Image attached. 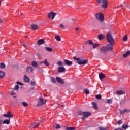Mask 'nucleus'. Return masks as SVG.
I'll return each instance as SVG.
<instances>
[{
  "mask_svg": "<svg viewBox=\"0 0 130 130\" xmlns=\"http://www.w3.org/2000/svg\"><path fill=\"white\" fill-rule=\"evenodd\" d=\"M2 123H3V119H2V118H0V124H2Z\"/></svg>",
  "mask_w": 130,
  "mask_h": 130,
  "instance_id": "5fc2aeb1",
  "label": "nucleus"
},
{
  "mask_svg": "<svg viewBox=\"0 0 130 130\" xmlns=\"http://www.w3.org/2000/svg\"><path fill=\"white\" fill-rule=\"evenodd\" d=\"M107 41L109 43V44H115L114 39L113 37L111 35V34L108 33L106 35Z\"/></svg>",
  "mask_w": 130,
  "mask_h": 130,
  "instance_id": "f03ea898",
  "label": "nucleus"
},
{
  "mask_svg": "<svg viewBox=\"0 0 130 130\" xmlns=\"http://www.w3.org/2000/svg\"><path fill=\"white\" fill-rule=\"evenodd\" d=\"M72 21H73L74 22H75V20L73 18L71 19Z\"/></svg>",
  "mask_w": 130,
  "mask_h": 130,
  "instance_id": "13d9d810",
  "label": "nucleus"
},
{
  "mask_svg": "<svg viewBox=\"0 0 130 130\" xmlns=\"http://www.w3.org/2000/svg\"><path fill=\"white\" fill-rule=\"evenodd\" d=\"M91 103L94 109H98V106H97V104H96L95 102H92Z\"/></svg>",
  "mask_w": 130,
  "mask_h": 130,
  "instance_id": "a878e982",
  "label": "nucleus"
},
{
  "mask_svg": "<svg viewBox=\"0 0 130 130\" xmlns=\"http://www.w3.org/2000/svg\"><path fill=\"white\" fill-rule=\"evenodd\" d=\"M10 122H11V121H10V119H5L4 120L2 124H10Z\"/></svg>",
  "mask_w": 130,
  "mask_h": 130,
  "instance_id": "aec40b11",
  "label": "nucleus"
},
{
  "mask_svg": "<svg viewBox=\"0 0 130 130\" xmlns=\"http://www.w3.org/2000/svg\"><path fill=\"white\" fill-rule=\"evenodd\" d=\"M76 31H79L78 32H81V29H80V28L79 27H77L76 29H75Z\"/></svg>",
  "mask_w": 130,
  "mask_h": 130,
  "instance_id": "3c124183",
  "label": "nucleus"
},
{
  "mask_svg": "<svg viewBox=\"0 0 130 130\" xmlns=\"http://www.w3.org/2000/svg\"><path fill=\"white\" fill-rule=\"evenodd\" d=\"M40 63H41V64H42V63H44V61H41Z\"/></svg>",
  "mask_w": 130,
  "mask_h": 130,
  "instance_id": "4d7b16f0",
  "label": "nucleus"
},
{
  "mask_svg": "<svg viewBox=\"0 0 130 130\" xmlns=\"http://www.w3.org/2000/svg\"><path fill=\"white\" fill-rule=\"evenodd\" d=\"M24 81L25 83H29V82H30V78L27 76L24 75Z\"/></svg>",
  "mask_w": 130,
  "mask_h": 130,
  "instance_id": "6ab92c4d",
  "label": "nucleus"
},
{
  "mask_svg": "<svg viewBox=\"0 0 130 130\" xmlns=\"http://www.w3.org/2000/svg\"><path fill=\"white\" fill-rule=\"evenodd\" d=\"M122 7H123V4H121L120 6H118L117 7V9H119V8H121Z\"/></svg>",
  "mask_w": 130,
  "mask_h": 130,
  "instance_id": "864d4df0",
  "label": "nucleus"
},
{
  "mask_svg": "<svg viewBox=\"0 0 130 130\" xmlns=\"http://www.w3.org/2000/svg\"><path fill=\"white\" fill-rule=\"evenodd\" d=\"M103 4L102 5V8L104 9H107V4H108V2L107 1V3H103Z\"/></svg>",
  "mask_w": 130,
  "mask_h": 130,
  "instance_id": "c85d7f7f",
  "label": "nucleus"
},
{
  "mask_svg": "<svg viewBox=\"0 0 130 130\" xmlns=\"http://www.w3.org/2000/svg\"><path fill=\"white\" fill-rule=\"evenodd\" d=\"M116 94L118 95H124V94H125V92L123 90H120L117 91L116 92Z\"/></svg>",
  "mask_w": 130,
  "mask_h": 130,
  "instance_id": "9b49d317",
  "label": "nucleus"
},
{
  "mask_svg": "<svg viewBox=\"0 0 130 130\" xmlns=\"http://www.w3.org/2000/svg\"><path fill=\"white\" fill-rule=\"evenodd\" d=\"M55 38L57 40V41H61V39L60 38V37L58 35L56 36L55 37Z\"/></svg>",
  "mask_w": 130,
  "mask_h": 130,
  "instance_id": "473e14b6",
  "label": "nucleus"
},
{
  "mask_svg": "<svg viewBox=\"0 0 130 130\" xmlns=\"http://www.w3.org/2000/svg\"><path fill=\"white\" fill-rule=\"evenodd\" d=\"M3 23V20L2 19H0V24H2Z\"/></svg>",
  "mask_w": 130,
  "mask_h": 130,
  "instance_id": "6e6d98bb",
  "label": "nucleus"
},
{
  "mask_svg": "<svg viewBox=\"0 0 130 130\" xmlns=\"http://www.w3.org/2000/svg\"><path fill=\"white\" fill-rule=\"evenodd\" d=\"M100 51L101 53H106V52L108 51V50H107V48H106V47H103L100 49Z\"/></svg>",
  "mask_w": 130,
  "mask_h": 130,
  "instance_id": "9d476101",
  "label": "nucleus"
},
{
  "mask_svg": "<svg viewBox=\"0 0 130 130\" xmlns=\"http://www.w3.org/2000/svg\"><path fill=\"white\" fill-rule=\"evenodd\" d=\"M64 62L66 63V64H67V66H72L73 64V62L71 61L70 60H68L67 59L64 60Z\"/></svg>",
  "mask_w": 130,
  "mask_h": 130,
  "instance_id": "2eb2a0df",
  "label": "nucleus"
},
{
  "mask_svg": "<svg viewBox=\"0 0 130 130\" xmlns=\"http://www.w3.org/2000/svg\"><path fill=\"white\" fill-rule=\"evenodd\" d=\"M55 128L56 129H58V128H60V125H59V124L56 125Z\"/></svg>",
  "mask_w": 130,
  "mask_h": 130,
  "instance_id": "de8ad7c7",
  "label": "nucleus"
},
{
  "mask_svg": "<svg viewBox=\"0 0 130 130\" xmlns=\"http://www.w3.org/2000/svg\"><path fill=\"white\" fill-rule=\"evenodd\" d=\"M61 106H62V107H64V104H62L61 105Z\"/></svg>",
  "mask_w": 130,
  "mask_h": 130,
  "instance_id": "052dcab7",
  "label": "nucleus"
},
{
  "mask_svg": "<svg viewBox=\"0 0 130 130\" xmlns=\"http://www.w3.org/2000/svg\"><path fill=\"white\" fill-rule=\"evenodd\" d=\"M43 43H44V40L43 39H40L38 41L39 45H41V44H43Z\"/></svg>",
  "mask_w": 130,
  "mask_h": 130,
  "instance_id": "cd10ccee",
  "label": "nucleus"
},
{
  "mask_svg": "<svg viewBox=\"0 0 130 130\" xmlns=\"http://www.w3.org/2000/svg\"><path fill=\"white\" fill-rule=\"evenodd\" d=\"M25 38H28V36H25Z\"/></svg>",
  "mask_w": 130,
  "mask_h": 130,
  "instance_id": "774afa93",
  "label": "nucleus"
},
{
  "mask_svg": "<svg viewBox=\"0 0 130 130\" xmlns=\"http://www.w3.org/2000/svg\"><path fill=\"white\" fill-rule=\"evenodd\" d=\"M1 4H2V1H0V7H1Z\"/></svg>",
  "mask_w": 130,
  "mask_h": 130,
  "instance_id": "e2e57ef3",
  "label": "nucleus"
},
{
  "mask_svg": "<svg viewBox=\"0 0 130 130\" xmlns=\"http://www.w3.org/2000/svg\"><path fill=\"white\" fill-rule=\"evenodd\" d=\"M30 85L31 86H35V85H36V83L35 82V81H31Z\"/></svg>",
  "mask_w": 130,
  "mask_h": 130,
  "instance_id": "c03bdc74",
  "label": "nucleus"
},
{
  "mask_svg": "<svg viewBox=\"0 0 130 130\" xmlns=\"http://www.w3.org/2000/svg\"><path fill=\"white\" fill-rule=\"evenodd\" d=\"M81 119H85V118H81Z\"/></svg>",
  "mask_w": 130,
  "mask_h": 130,
  "instance_id": "338daca9",
  "label": "nucleus"
},
{
  "mask_svg": "<svg viewBox=\"0 0 130 130\" xmlns=\"http://www.w3.org/2000/svg\"><path fill=\"white\" fill-rule=\"evenodd\" d=\"M73 59L75 60L76 63H78V64H79L80 66L84 65V64H87L88 63V60L85 59H81L80 58H77L76 56L73 57Z\"/></svg>",
  "mask_w": 130,
  "mask_h": 130,
  "instance_id": "f257e3e1",
  "label": "nucleus"
},
{
  "mask_svg": "<svg viewBox=\"0 0 130 130\" xmlns=\"http://www.w3.org/2000/svg\"><path fill=\"white\" fill-rule=\"evenodd\" d=\"M83 91L85 94H90V91L88 89H84Z\"/></svg>",
  "mask_w": 130,
  "mask_h": 130,
  "instance_id": "a19ab883",
  "label": "nucleus"
},
{
  "mask_svg": "<svg viewBox=\"0 0 130 130\" xmlns=\"http://www.w3.org/2000/svg\"><path fill=\"white\" fill-rule=\"evenodd\" d=\"M0 68L1 69H5L6 64H5L4 63H0Z\"/></svg>",
  "mask_w": 130,
  "mask_h": 130,
  "instance_id": "72a5a7b5",
  "label": "nucleus"
},
{
  "mask_svg": "<svg viewBox=\"0 0 130 130\" xmlns=\"http://www.w3.org/2000/svg\"><path fill=\"white\" fill-rule=\"evenodd\" d=\"M21 16H23V13H20Z\"/></svg>",
  "mask_w": 130,
  "mask_h": 130,
  "instance_id": "0e129e2a",
  "label": "nucleus"
},
{
  "mask_svg": "<svg viewBox=\"0 0 130 130\" xmlns=\"http://www.w3.org/2000/svg\"><path fill=\"white\" fill-rule=\"evenodd\" d=\"M10 95H11V96H13V95H15V93H14V91H12Z\"/></svg>",
  "mask_w": 130,
  "mask_h": 130,
  "instance_id": "603ef678",
  "label": "nucleus"
},
{
  "mask_svg": "<svg viewBox=\"0 0 130 130\" xmlns=\"http://www.w3.org/2000/svg\"><path fill=\"white\" fill-rule=\"evenodd\" d=\"M31 64L34 68H37L38 67V64L37 63V62L34 61L31 62Z\"/></svg>",
  "mask_w": 130,
  "mask_h": 130,
  "instance_id": "b1692460",
  "label": "nucleus"
},
{
  "mask_svg": "<svg viewBox=\"0 0 130 130\" xmlns=\"http://www.w3.org/2000/svg\"><path fill=\"white\" fill-rule=\"evenodd\" d=\"M51 82L52 83H55V79L53 77L51 78Z\"/></svg>",
  "mask_w": 130,
  "mask_h": 130,
  "instance_id": "a18cd8bd",
  "label": "nucleus"
},
{
  "mask_svg": "<svg viewBox=\"0 0 130 130\" xmlns=\"http://www.w3.org/2000/svg\"><path fill=\"white\" fill-rule=\"evenodd\" d=\"M20 43H22V41H20Z\"/></svg>",
  "mask_w": 130,
  "mask_h": 130,
  "instance_id": "69168bd1",
  "label": "nucleus"
},
{
  "mask_svg": "<svg viewBox=\"0 0 130 130\" xmlns=\"http://www.w3.org/2000/svg\"><path fill=\"white\" fill-rule=\"evenodd\" d=\"M56 81L58 82V83H59L60 84H63L64 82L62 80V79L59 78V77H56Z\"/></svg>",
  "mask_w": 130,
  "mask_h": 130,
  "instance_id": "dca6fc26",
  "label": "nucleus"
},
{
  "mask_svg": "<svg viewBox=\"0 0 130 130\" xmlns=\"http://www.w3.org/2000/svg\"><path fill=\"white\" fill-rule=\"evenodd\" d=\"M112 45H114V44H107L106 46V47L107 48V50H110V51H112V50H113V47L112 46Z\"/></svg>",
  "mask_w": 130,
  "mask_h": 130,
  "instance_id": "6e6552de",
  "label": "nucleus"
},
{
  "mask_svg": "<svg viewBox=\"0 0 130 130\" xmlns=\"http://www.w3.org/2000/svg\"><path fill=\"white\" fill-rule=\"evenodd\" d=\"M45 48L46 50H47V51H49L50 52H51V51H52V48L50 47H46Z\"/></svg>",
  "mask_w": 130,
  "mask_h": 130,
  "instance_id": "e433bc0d",
  "label": "nucleus"
},
{
  "mask_svg": "<svg viewBox=\"0 0 130 130\" xmlns=\"http://www.w3.org/2000/svg\"><path fill=\"white\" fill-rule=\"evenodd\" d=\"M104 38H105V36L103 35V34H100L98 36L99 40H102V39H104Z\"/></svg>",
  "mask_w": 130,
  "mask_h": 130,
  "instance_id": "5701e85b",
  "label": "nucleus"
},
{
  "mask_svg": "<svg viewBox=\"0 0 130 130\" xmlns=\"http://www.w3.org/2000/svg\"><path fill=\"white\" fill-rule=\"evenodd\" d=\"M44 119H43V121H41V122H43V121H44Z\"/></svg>",
  "mask_w": 130,
  "mask_h": 130,
  "instance_id": "680f3d73",
  "label": "nucleus"
},
{
  "mask_svg": "<svg viewBox=\"0 0 130 130\" xmlns=\"http://www.w3.org/2000/svg\"><path fill=\"white\" fill-rule=\"evenodd\" d=\"M130 55V51H128L127 52H126L125 54H124L123 55V57H127V56H129Z\"/></svg>",
  "mask_w": 130,
  "mask_h": 130,
  "instance_id": "bb28decb",
  "label": "nucleus"
},
{
  "mask_svg": "<svg viewBox=\"0 0 130 130\" xmlns=\"http://www.w3.org/2000/svg\"><path fill=\"white\" fill-rule=\"evenodd\" d=\"M95 18L100 21V22H103L104 21V16L102 13H99L95 15Z\"/></svg>",
  "mask_w": 130,
  "mask_h": 130,
  "instance_id": "20e7f679",
  "label": "nucleus"
},
{
  "mask_svg": "<svg viewBox=\"0 0 130 130\" xmlns=\"http://www.w3.org/2000/svg\"><path fill=\"white\" fill-rule=\"evenodd\" d=\"M127 35H124V37H123V40L125 42V41H127L128 39Z\"/></svg>",
  "mask_w": 130,
  "mask_h": 130,
  "instance_id": "c9c22d12",
  "label": "nucleus"
},
{
  "mask_svg": "<svg viewBox=\"0 0 130 130\" xmlns=\"http://www.w3.org/2000/svg\"><path fill=\"white\" fill-rule=\"evenodd\" d=\"M26 71L28 73H32V72H33V68L29 66H27L26 67Z\"/></svg>",
  "mask_w": 130,
  "mask_h": 130,
  "instance_id": "4468645a",
  "label": "nucleus"
},
{
  "mask_svg": "<svg viewBox=\"0 0 130 130\" xmlns=\"http://www.w3.org/2000/svg\"><path fill=\"white\" fill-rule=\"evenodd\" d=\"M19 87L18 85H15V86L14 88V90H15V91L18 90L19 89Z\"/></svg>",
  "mask_w": 130,
  "mask_h": 130,
  "instance_id": "79ce46f5",
  "label": "nucleus"
},
{
  "mask_svg": "<svg viewBox=\"0 0 130 130\" xmlns=\"http://www.w3.org/2000/svg\"><path fill=\"white\" fill-rule=\"evenodd\" d=\"M59 27L61 28L62 30H67V29H68V26L64 25L63 24H60Z\"/></svg>",
  "mask_w": 130,
  "mask_h": 130,
  "instance_id": "a211bd4d",
  "label": "nucleus"
},
{
  "mask_svg": "<svg viewBox=\"0 0 130 130\" xmlns=\"http://www.w3.org/2000/svg\"><path fill=\"white\" fill-rule=\"evenodd\" d=\"M23 46H24V47H26V44H22Z\"/></svg>",
  "mask_w": 130,
  "mask_h": 130,
  "instance_id": "bf43d9fd",
  "label": "nucleus"
},
{
  "mask_svg": "<svg viewBox=\"0 0 130 130\" xmlns=\"http://www.w3.org/2000/svg\"><path fill=\"white\" fill-rule=\"evenodd\" d=\"M5 73L4 72L0 71V78L1 79H4L5 78Z\"/></svg>",
  "mask_w": 130,
  "mask_h": 130,
  "instance_id": "4be33fe9",
  "label": "nucleus"
},
{
  "mask_svg": "<svg viewBox=\"0 0 130 130\" xmlns=\"http://www.w3.org/2000/svg\"><path fill=\"white\" fill-rule=\"evenodd\" d=\"M38 104H37V106H41L42 105H44V104H45V103H46V101L44 100L43 99H42V98H39L38 99Z\"/></svg>",
  "mask_w": 130,
  "mask_h": 130,
  "instance_id": "39448f33",
  "label": "nucleus"
},
{
  "mask_svg": "<svg viewBox=\"0 0 130 130\" xmlns=\"http://www.w3.org/2000/svg\"><path fill=\"white\" fill-rule=\"evenodd\" d=\"M16 84L18 85H19L20 86H23L24 84L20 82H17Z\"/></svg>",
  "mask_w": 130,
  "mask_h": 130,
  "instance_id": "09e8293b",
  "label": "nucleus"
},
{
  "mask_svg": "<svg viewBox=\"0 0 130 130\" xmlns=\"http://www.w3.org/2000/svg\"><path fill=\"white\" fill-rule=\"evenodd\" d=\"M96 99H98V100H100L102 98L101 95H100V94L96 95Z\"/></svg>",
  "mask_w": 130,
  "mask_h": 130,
  "instance_id": "37998d69",
  "label": "nucleus"
},
{
  "mask_svg": "<svg viewBox=\"0 0 130 130\" xmlns=\"http://www.w3.org/2000/svg\"><path fill=\"white\" fill-rule=\"evenodd\" d=\"M58 72L59 73H63V72H66V68L63 67H60L58 69Z\"/></svg>",
  "mask_w": 130,
  "mask_h": 130,
  "instance_id": "f8f14e48",
  "label": "nucleus"
},
{
  "mask_svg": "<svg viewBox=\"0 0 130 130\" xmlns=\"http://www.w3.org/2000/svg\"><path fill=\"white\" fill-rule=\"evenodd\" d=\"M129 126L127 124H123L122 126V128H123V129H127V128H128Z\"/></svg>",
  "mask_w": 130,
  "mask_h": 130,
  "instance_id": "c756f323",
  "label": "nucleus"
},
{
  "mask_svg": "<svg viewBox=\"0 0 130 130\" xmlns=\"http://www.w3.org/2000/svg\"><path fill=\"white\" fill-rule=\"evenodd\" d=\"M122 122H123L122 120H120L118 121V124H119V125L121 124V123H122Z\"/></svg>",
  "mask_w": 130,
  "mask_h": 130,
  "instance_id": "8fccbe9b",
  "label": "nucleus"
},
{
  "mask_svg": "<svg viewBox=\"0 0 130 130\" xmlns=\"http://www.w3.org/2000/svg\"><path fill=\"white\" fill-rule=\"evenodd\" d=\"M40 124L39 123H37L36 125L34 126V124H32L31 126H30L29 127L30 128H36L38 127L39 125H40Z\"/></svg>",
  "mask_w": 130,
  "mask_h": 130,
  "instance_id": "f3484780",
  "label": "nucleus"
},
{
  "mask_svg": "<svg viewBox=\"0 0 130 130\" xmlns=\"http://www.w3.org/2000/svg\"><path fill=\"white\" fill-rule=\"evenodd\" d=\"M56 63L58 66H63V63L61 61H59Z\"/></svg>",
  "mask_w": 130,
  "mask_h": 130,
  "instance_id": "58836bf2",
  "label": "nucleus"
},
{
  "mask_svg": "<svg viewBox=\"0 0 130 130\" xmlns=\"http://www.w3.org/2000/svg\"><path fill=\"white\" fill-rule=\"evenodd\" d=\"M107 103H108V104H111L112 103V99H108L107 100Z\"/></svg>",
  "mask_w": 130,
  "mask_h": 130,
  "instance_id": "ea45409f",
  "label": "nucleus"
},
{
  "mask_svg": "<svg viewBox=\"0 0 130 130\" xmlns=\"http://www.w3.org/2000/svg\"><path fill=\"white\" fill-rule=\"evenodd\" d=\"M84 44L86 45L89 44V45H93V48H97V47H99V46H100V44H94L92 40H89L87 41H85Z\"/></svg>",
  "mask_w": 130,
  "mask_h": 130,
  "instance_id": "7ed1b4c3",
  "label": "nucleus"
},
{
  "mask_svg": "<svg viewBox=\"0 0 130 130\" xmlns=\"http://www.w3.org/2000/svg\"><path fill=\"white\" fill-rule=\"evenodd\" d=\"M90 114L91 113L90 112H81L79 113L80 115H83L84 117H88Z\"/></svg>",
  "mask_w": 130,
  "mask_h": 130,
  "instance_id": "423d86ee",
  "label": "nucleus"
},
{
  "mask_svg": "<svg viewBox=\"0 0 130 130\" xmlns=\"http://www.w3.org/2000/svg\"><path fill=\"white\" fill-rule=\"evenodd\" d=\"M99 4H103V3H107V0H97Z\"/></svg>",
  "mask_w": 130,
  "mask_h": 130,
  "instance_id": "2f4dec72",
  "label": "nucleus"
},
{
  "mask_svg": "<svg viewBox=\"0 0 130 130\" xmlns=\"http://www.w3.org/2000/svg\"><path fill=\"white\" fill-rule=\"evenodd\" d=\"M66 130H75L76 129V127H66Z\"/></svg>",
  "mask_w": 130,
  "mask_h": 130,
  "instance_id": "7c9ffc66",
  "label": "nucleus"
},
{
  "mask_svg": "<svg viewBox=\"0 0 130 130\" xmlns=\"http://www.w3.org/2000/svg\"><path fill=\"white\" fill-rule=\"evenodd\" d=\"M129 110L125 109L123 110H120V113H121V114H124V113H125V112H126L127 113H128V112H129Z\"/></svg>",
  "mask_w": 130,
  "mask_h": 130,
  "instance_id": "412c9836",
  "label": "nucleus"
},
{
  "mask_svg": "<svg viewBox=\"0 0 130 130\" xmlns=\"http://www.w3.org/2000/svg\"><path fill=\"white\" fill-rule=\"evenodd\" d=\"M44 64L46 65V67H49V63L47 62V59H46L44 61Z\"/></svg>",
  "mask_w": 130,
  "mask_h": 130,
  "instance_id": "f704fd0d",
  "label": "nucleus"
},
{
  "mask_svg": "<svg viewBox=\"0 0 130 130\" xmlns=\"http://www.w3.org/2000/svg\"><path fill=\"white\" fill-rule=\"evenodd\" d=\"M99 129L100 130H108L106 127H100Z\"/></svg>",
  "mask_w": 130,
  "mask_h": 130,
  "instance_id": "49530a36",
  "label": "nucleus"
},
{
  "mask_svg": "<svg viewBox=\"0 0 130 130\" xmlns=\"http://www.w3.org/2000/svg\"><path fill=\"white\" fill-rule=\"evenodd\" d=\"M22 104L23 106H24V107H27V106H28V105H29V104H28L27 103V102H23L22 103Z\"/></svg>",
  "mask_w": 130,
  "mask_h": 130,
  "instance_id": "4c0bfd02",
  "label": "nucleus"
},
{
  "mask_svg": "<svg viewBox=\"0 0 130 130\" xmlns=\"http://www.w3.org/2000/svg\"><path fill=\"white\" fill-rule=\"evenodd\" d=\"M3 116H5V117H7V118H12V117H13L14 115L11 113V112H9L7 114H3Z\"/></svg>",
  "mask_w": 130,
  "mask_h": 130,
  "instance_id": "1a4fd4ad",
  "label": "nucleus"
},
{
  "mask_svg": "<svg viewBox=\"0 0 130 130\" xmlns=\"http://www.w3.org/2000/svg\"><path fill=\"white\" fill-rule=\"evenodd\" d=\"M31 29H32V30H38L39 27H38V25L36 24H31Z\"/></svg>",
  "mask_w": 130,
  "mask_h": 130,
  "instance_id": "ddd939ff",
  "label": "nucleus"
},
{
  "mask_svg": "<svg viewBox=\"0 0 130 130\" xmlns=\"http://www.w3.org/2000/svg\"><path fill=\"white\" fill-rule=\"evenodd\" d=\"M56 15V13H54V12H50L48 15V18H49V19H51L52 20H53V19H54V17H55Z\"/></svg>",
  "mask_w": 130,
  "mask_h": 130,
  "instance_id": "0eeeda50",
  "label": "nucleus"
},
{
  "mask_svg": "<svg viewBox=\"0 0 130 130\" xmlns=\"http://www.w3.org/2000/svg\"><path fill=\"white\" fill-rule=\"evenodd\" d=\"M99 77L101 80H102V79H104V78H105V75L103 73H100L99 74Z\"/></svg>",
  "mask_w": 130,
  "mask_h": 130,
  "instance_id": "393cba45",
  "label": "nucleus"
}]
</instances>
